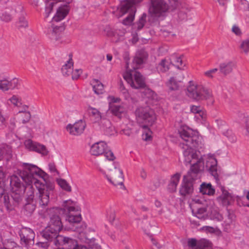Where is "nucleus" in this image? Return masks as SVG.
Segmentation results:
<instances>
[{"mask_svg":"<svg viewBox=\"0 0 249 249\" xmlns=\"http://www.w3.org/2000/svg\"><path fill=\"white\" fill-rule=\"evenodd\" d=\"M203 200L200 199H194L193 200L192 203L190 204V207L191 209H193V205L194 204L196 205V206H201L204 205L202 203Z\"/></svg>","mask_w":249,"mask_h":249,"instance_id":"52","label":"nucleus"},{"mask_svg":"<svg viewBox=\"0 0 249 249\" xmlns=\"http://www.w3.org/2000/svg\"><path fill=\"white\" fill-rule=\"evenodd\" d=\"M23 169L18 170L17 174L10 178V185L12 194L11 198L8 194L1 193L3 204L8 211L13 209L15 203L21 200L22 196L26 193L28 201L34 197V184L38 190L36 196L40 207L47 206L49 202L50 195L53 191V184L48 181V175L35 165L23 163Z\"/></svg>","mask_w":249,"mask_h":249,"instance_id":"1","label":"nucleus"},{"mask_svg":"<svg viewBox=\"0 0 249 249\" xmlns=\"http://www.w3.org/2000/svg\"><path fill=\"white\" fill-rule=\"evenodd\" d=\"M143 89L144 90L142 93L146 98L153 101L158 100V95L153 90L148 88Z\"/></svg>","mask_w":249,"mask_h":249,"instance_id":"32","label":"nucleus"},{"mask_svg":"<svg viewBox=\"0 0 249 249\" xmlns=\"http://www.w3.org/2000/svg\"><path fill=\"white\" fill-rule=\"evenodd\" d=\"M24 145L26 148L30 151H35L43 155H47L48 154V151L45 145L31 139L26 140Z\"/></svg>","mask_w":249,"mask_h":249,"instance_id":"12","label":"nucleus"},{"mask_svg":"<svg viewBox=\"0 0 249 249\" xmlns=\"http://www.w3.org/2000/svg\"><path fill=\"white\" fill-rule=\"evenodd\" d=\"M58 232L59 231H55L47 226L44 231H43L42 234L45 239L50 241H53L54 244L57 245L56 240L58 236H60L58 234Z\"/></svg>","mask_w":249,"mask_h":249,"instance_id":"21","label":"nucleus"},{"mask_svg":"<svg viewBox=\"0 0 249 249\" xmlns=\"http://www.w3.org/2000/svg\"><path fill=\"white\" fill-rule=\"evenodd\" d=\"M86 127V124L82 120L76 122L74 124H69L67 126V130L70 134L79 135L83 133Z\"/></svg>","mask_w":249,"mask_h":249,"instance_id":"16","label":"nucleus"},{"mask_svg":"<svg viewBox=\"0 0 249 249\" xmlns=\"http://www.w3.org/2000/svg\"><path fill=\"white\" fill-rule=\"evenodd\" d=\"M63 29V27H57L55 26L53 28V31L52 33V37L54 38V39L56 40L58 39V37L57 36L56 34L58 33L59 31H61Z\"/></svg>","mask_w":249,"mask_h":249,"instance_id":"49","label":"nucleus"},{"mask_svg":"<svg viewBox=\"0 0 249 249\" xmlns=\"http://www.w3.org/2000/svg\"><path fill=\"white\" fill-rule=\"evenodd\" d=\"M171 63L166 59H162L158 65V69L161 72H165L169 70Z\"/></svg>","mask_w":249,"mask_h":249,"instance_id":"35","label":"nucleus"},{"mask_svg":"<svg viewBox=\"0 0 249 249\" xmlns=\"http://www.w3.org/2000/svg\"><path fill=\"white\" fill-rule=\"evenodd\" d=\"M211 243L205 239H201L198 242L194 238L189 239L188 246L192 249H211Z\"/></svg>","mask_w":249,"mask_h":249,"instance_id":"15","label":"nucleus"},{"mask_svg":"<svg viewBox=\"0 0 249 249\" xmlns=\"http://www.w3.org/2000/svg\"><path fill=\"white\" fill-rule=\"evenodd\" d=\"M180 175L176 173L172 176L170 182L168 185V190L170 192H174L177 190V185L180 179Z\"/></svg>","mask_w":249,"mask_h":249,"instance_id":"25","label":"nucleus"},{"mask_svg":"<svg viewBox=\"0 0 249 249\" xmlns=\"http://www.w3.org/2000/svg\"><path fill=\"white\" fill-rule=\"evenodd\" d=\"M191 111L192 113L198 114L202 118L205 115L204 112L202 111V108L200 106H192L191 107Z\"/></svg>","mask_w":249,"mask_h":249,"instance_id":"43","label":"nucleus"},{"mask_svg":"<svg viewBox=\"0 0 249 249\" xmlns=\"http://www.w3.org/2000/svg\"><path fill=\"white\" fill-rule=\"evenodd\" d=\"M57 182L62 189L68 192H71V187L65 179L62 178L58 179Z\"/></svg>","mask_w":249,"mask_h":249,"instance_id":"37","label":"nucleus"},{"mask_svg":"<svg viewBox=\"0 0 249 249\" xmlns=\"http://www.w3.org/2000/svg\"><path fill=\"white\" fill-rule=\"evenodd\" d=\"M202 229L211 233H213L215 231L213 227L210 226H204L202 228Z\"/></svg>","mask_w":249,"mask_h":249,"instance_id":"59","label":"nucleus"},{"mask_svg":"<svg viewBox=\"0 0 249 249\" xmlns=\"http://www.w3.org/2000/svg\"><path fill=\"white\" fill-rule=\"evenodd\" d=\"M148 57V53L143 49H139L136 53L133 59V63L135 65L134 69H138L139 66L144 63Z\"/></svg>","mask_w":249,"mask_h":249,"instance_id":"18","label":"nucleus"},{"mask_svg":"<svg viewBox=\"0 0 249 249\" xmlns=\"http://www.w3.org/2000/svg\"><path fill=\"white\" fill-rule=\"evenodd\" d=\"M151 241H152V244H153V245H154L158 249H160L161 248V246H160V245L155 240L152 238Z\"/></svg>","mask_w":249,"mask_h":249,"instance_id":"62","label":"nucleus"},{"mask_svg":"<svg viewBox=\"0 0 249 249\" xmlns=\"http://www.w3.org/2000/svg\"><path fill=\"white\" fill-rule=\"evenodd\" d=\"M142 127L144 129L142 136L143 140L146 141L150 140L151 139L152 131L148 128V125L142 124Z\"/></svg>","mask_w":249,"mask_h":249,"instance_id":"36","label":"nucleus"},{"mask_svg":"<svg viewBox=\"0 0 249 249\" xmlns=\"http://www.w3.org/2000/svg\"><path fill=\"white\" fill-rule=\"evenodd\" d=\"M186 93L188 97L196 101L206 100L212 97L210 89L202 85H196L192 81L189 82Z\"/></svg>","mask_w":249,"mask_h":249,"instance_id":"3","label":"nucleus"},{"mask_svg":"<svg viewBox=\"0 0 249 249\" xmlns=\"http://www.w3.org/2000/svg\"><path fill=\"white\" fill-rule=\"evenodd\" d=\"M109 109L113 115L119 118H121L122 114L125 112V109L122 105L110 104L109 105Z\"/></svg>","mask_w":249,"mask_h":249,"instance_id":"24","label":"nucleus"},{"mask_svg":"<svg viewBox=\"0 0 249 249\" xmlns=\"http://www.w3.org/2000/svg\"><path fill=\"white\" fill-rule=\"evenodd\" d=\"M18 80L16 78L10 80L8 77H1V91L3 92L16 88L18 89Z\"/></svg>","mask_w":249,"mask_h":249,"instance_id":"13","label":"nucleus"},{"mask_svg":"<svg viewBox=\"0 0 249 249\" xmlns=\"http://www.w3.org/2000/svg\"><path fill=\"white\" fill-rule=\"evenodd\" d=\"M56 242V246H63L66 249H73L77 245L75 240L62 235L58 236Z\"/></svg>","mask_w":249,"mask_h":249,"instance_id":"17","label":"nucleus"},{"mask_svg":"<svg viewBox=\"0 0 249 249\" xmlns=\"http://www.w3.org/2000/svg\"><path fill=\"white\" fill-rule=\"evenodd\" d=\"M62 210L58 208H53L48 210L50 220L48 227L55 231H60L63 227L61 219L58 215V213H61L59 211Z\"/></svg>","mask_w":249,"mask_h":249,"instance_id":"11","label":"nucleus"},{"mask_svg":"<svg viewBox=\"0 0 249 249\" xmlns=\"http://www.w3.org/2000/svg\"><path fill=\"white\" fill-rule=\"evenodd\" d=\"M89 109L91 110L90 112V114L94 116L97 119H101V115L98 109L93 107H90Z\"/></svg>","mask_w":249,"mask_h":249,"instance_id":"51","label":"nucleus"},{"mask_svg":"<svg viewBox=\"0 0 249 249\" xmlns=\"http://www.w3.org/2000/svg\"><path fill=\"white\" fill-rule=\"evenodd\" d=\"M241 3L244 6V10H249V3L246 0H242Z\"/></svg>","mask_w":249,"mask_h":249,"instance_id":"61","label":"nucleus"},{"mask_svg":"<svg viewBox=\"0 0 249 249\" xmlns=\"http://www.w3.org/2000/svg\"><path fill=\"white\" fill-rule=\"evenodd\" d=\"M123 133L126 136H130L131 134V131L130 129H126L122 130Z\"/></svg>","mask_w":249,"mask_h":249,"instance_id":"63","label":"nucleus"},{"mask_svg":"<svg viewBox=\"0 0 249 249\" xmlns=\"http://www.w3.org/2000/svg\"><path fill=\"white\" fill-rule=\"evenodd\" d=\"M82 71L81 69H75L71 72L72 79H77L82 73Z\"/></svg>","mask_w":249,"mask_h":249,"instance_id":"50","label":"nucleus"},{"mask_svg":"<svg viewBox=\"0 0 249 249\" xmlns=\"http://www.w3.org/2000/svg\"><path fill=\"white\" fill-rule=\"evenodd\" d=\"M19 235L22 243H24L25 246L31 244L33 242L35 238L34 232L28 228H23L19 231Z\"/></svg>","mask_w":249,"mask_h":249,"instance_id":"14","label":"nucleus"},{"mask_svg":"<svg viewBox=\"0 0 249 249\" xmlns=\"http://www.w3.org/2000/svg\"><path fill=\"white\" fill-rule=\"evenodd\" d=\"M12 149L11 146L3 144L1 146V160H9L12 158Z\"/></svg>","mask_w":249,"mask_h":249,"instance_id":"26","label":"nucleus"},{"mask_svg":"<svg viewBox=\"0 0 249 249\" xmlns=\"http://www.w3.org/2000/svg\"><path fill=\"white\" fill-rule=\"evenodd\" d=\"M218 71V69L214 68L204 72V74L207 77L213 78V74L215 73Z\"/></svg>","mask_w":249,"mask_h":249,"instance_id":"48","label":"nucleus"},{"mask_svg":"<svg viewBox=\"0 0 249 249\" xmlns=\"http://www.w3.org/2000/svg\"><path fill=\"white\" fill-rule=\"evenodd\" d=\"M245 128L246 130L245 135L247 137H249V116H247L246 118Z\"/></svg>","mask_w":249,"mask_h":249,"instance_id":"53","label":"nucleus"},{"mask_svg":"<svg viewBox=\"0 0 249 249\" xmlns=\"http://www.w3.org/2000/svg\"><path fill=\"white\" fill-rule=\"evenodd\" d=\"M53 5L54 3L53 2H50L46 7L45 12V17L46 18H48L50 14L52 12Z\"/></svg>","mask_w":249,"mask_h":249,"instance_id":"46","label":"nucleus"},{"mask_svg":"<svg viewBox=\"0 0 249 249\" xmlns=\"http://www.w3.org/2000/svg\"><path fill=\"white\" fill-rule=\"evenodd\" d=\"M99 170L105 175L108 181L113 185H120L121 188H124L123 171L120 169L118 163H114L111 165H108L105 172L100 169Z\"/></svg>","mask_w":249,"mask_h":249,"instance_id":"4","label":"nucleus"},{"mask_svg":"<svg viewBox=\"0 0 249 249\" xmlns=\"http://www.w3.org/2000/svg\"><path fill=\"white\" fill-rule=\"evenodd\" d=\"M192 213L196 215V216L200 219L204 220L207 217L206 214V208L204 205L201 206H196L194 204L193 205V209H192Z\"/></svg>","mask_w":249,"mask_h":249,"instance_id":"23","label":"nucleus"},{"mask_svg":"<svg viewBox=\"0 0 249 249\" xmlns=\"http://www.w3.org/2000/svg\"><path fill=\"white\" fill-rule=\"evenodd\" d=\"M73 249H88V248L83 245H79L77 244V245Z\"/></svg>","mask_w":249,"mask_h":249,"instance_id":"64","label":"nucleus"},{"mask_svg":"<svg viewBox=\"0 0 249 249\" xmlns=\"http://www.w3.org/2000/svg\"><path fill=\"white\" fill-rule=\"evenodd\" d=\"M240 48L245 53L249 52V39L243 41L240 45Z\"/></svg>","mask_w":249,"mask_h":249,"instance_id":"44","label":"nucleus"},{"mask_svg":"<svg viewBox=\"0 0 249 249\" xmlns=\"http://www.w3.org/2000/svg\"><path fill=\"white\" fill-rule=\"evenodd\" d=\"M169 6L165 0H150L148 12L153 17L160 18L165 16Z\"/></svg>","mask_w":249,"mask_h":249,"instance_id":"9","label":"nucleus"},{"mask_svg":"<svg viewBox=\"0 0 249 249\" xmlns=\"http://www.w3.org/2000/svg\"><path fill=\"white\" fill-rule=\"evenodd\" d=\"M199 189L200 192L203 195L212 196L215 192V190L213 188L211 183L204 182L200 185Z\"/></svg>","mask_w":249,"mask_h":249,"instance_id":"28","label":"nucleus"},{"mask_svg":"<svg viewBox=\"0 0 249 249\" xmlns=\"http://www.w3.org/2000/svg\"><path fill=\"white\" fill-rule=\"evenodd\" d=\"M90 153L94 156H99L104 154L109 160H113L115 157L113 153L107 147L104 142H99L94 143L90 147Z\"/></svg>","mask_w":249,"mask_h":249,"instance_id":"10","label":"nucleus"},{"mask_svg":"<svg viewBox=\"0 0 249 249\" xmlns=\"http://www.w3.org/2000/svg\"><path fill=\"white\" fill-rule=\"evenodd\" d=\"M73 66V62L71 58L67 61V63L63 66L61 68L62 72L64 76H69L71 74Z\"/></svg>","mask_w":249,"mask_h":249,"instance_id":"31","label":"nucleus"},{"mask_svg":"<svg viewBox=\"0 0 249 249\" xmlns=\"http://www.w3.org/2000/svg\"><path fill=\"white\" fill-rule=\"evenodd\" d=\"M49 168L50 172L52 173L57 172L55 165L53 163H50L49 164Z\"/></svg>","mask_w":249,"mask_h":249,"instance_id":"57","label":"nucleus"},{"mask_svg":"<svg viewBox=\"0 0 249 249\" xmlns=\"http://www.w3.org/2000/svg\"><path fill=\"white\" fill-rule=\"evenodd\" d=\"M136 120L139 124L152 125L157 119L154 111L149 107H139L135 111Z\"/></svg>","mask_w":249,"mask_h":249,"instance_id":"6","label":"nucleus"},{"mask_svg":"<svg viewBox=\"0 0 249 249\" xmlns=\"http://www.w3.org/2000/svg\"><path fill=\"white\" fill-rule=\"evenodd\" d=\"M106 216L109 222H113L115 218L114 210L111 208L107 209L106 211Z\"/></svg>","mask_w":249,"mask_h":249,"instance_id":"41","label":"nucleus"},{"mask_svg":"<svg viewBox=\"0 0 249 249\" xmlns=\"http://www.w3.org/2000/svg\"><path fill=\"white\" fill-rule=\"evenodd\" d=\"M8 100L15 107H18L21 105V99L16 95H13Z\"/></svg>","mask_w":249,"mask_h":249,"instance_id":"40","label":"nucleus"},{"mask_svg":"<svg viewBox=\"0 0 249 249\" xmlns=\"http://www.w3.org/2000/svg\"><path fill=\"white\" fill-rule=\"evenodd\" d=\"M235 67V63L232 61H225L219 64L220 72L226 76L231 72Z\"/></svg>","mask_w":249,"mask_h":249,"instance_id":"22","label":"nucleus"},{"mask_svg":"<svg viewBox=\"0 0 249 249\" xmlns=\"http://www.w3.org/2000/svg\"><path fill=\"white\" fill-rule=\"evenodd\" d=\"M234 218V215L233 214L230 213L228 212V220L225 221V224L227 225H230L232 222Z\"/></svg>","mask_w":249,"mask_h":249,"instance_id":"55","label":"nucleus"},{"mask_svg":"<svg viewBox=\"0 0 249 249\" xmlns=\"http://www.w3.org/2000/svg\"><path fill=\"white\" fill-rule=\"evenodd\" d=\"M178 17L181 20H183L187 19L186 14L181 11L178 13Z\"/></svg>","mask_w":249,"mask_h":249,"instance_id":"60","label":"nucleus"},{"mask_svg":"<svg viewBox=\"0 0 249 249\" xmlns=\"http://www.w3.org/2000/svg\"><path fill=\"white\" fill-rule=\"evenodd\" d=\"M92 89L95 93L99 95L103 93L104 91V86L98 80L94 79L92 81Z\"/></svg>","mask_w":249,"mask_h":249,"instance_id":"30","label":"nucleus"},{"mask_svg":"<svg viewBox=\"0 0 249 249\" xmlns=\"http://www.w3.org/2000/svg\"><path fill=\"white\" fill-rule=\"evenodd\" d=\"M63 208H58L62 210L59 211L61 213H66L67 215L66 219L70 224L78 223L81 221L79 208L75 202L71 200H66L63 203Z\"/></svg>","mask_w":249,"mask_h":249,"instance_id":"5","label":"nucleus"},{"mask_svg":"<svg viewBox=\"0 0 249 249\" xmlns=\"http://www.w3.org/2000/svg\"><path fill=\"white\" fill-rule=\"evenodd\" d=\"M11 11V10L10 9H8V11L3 12L2 16H1V20L5 22L11 21L12 18Z\"/></svg>","mask_w":249,"mask_h":249,"instance_id":"42","label":"nucleus"},{"mask_svg":"<svg viewBox=\"0 0 249 249\" xmlns=\"http://www.w3.org/2000/svg\"><path fill=\"white\" fill-rule=\"evenodd\" d=\"M170 60L171 62L174 63V65L178 69H182L185 66V65L182 66L183 62L181 57H178L175 55H173L171 56Z\"/></svg>","mask_w":249,"mask_h":249,"instance_id":"38","label":"nucleus"},{"mask_svg":"<svg viewBox=\"0 0 249 249\" xmlns=\"http://www.w3.org/2000/svg\"><path fill=\"white\" fill-rule=\"evenodd\" d=\"M181 138L183 140L179 144L183 149L184 162L186 164H192L186 175L184 176L181 186L179 190L180 194L182 196L192 194L194 190V181L197 178L198 174L203 170L204 161H206V168L214 178L218 177L217 161L212 155L198 158L195 149L199 144L197 133L192 129L183 126L178 130Z\"/></svg>","mask_w":249,"mask_h":249,"instance_id":"2","label":"nucleus"},{"mask_svg":"<svg viewBox=\"0 0 249 249\" xmlns=\"http://www.w3.org/2000/svg\"><path fill=\"white\" fill-rule=\"evenodd\" d=\"M142 0H124V2L121 4L120 12L122 15L129 12L128 16L123 20V24L125 25H129L134 19L136 9L135 5L136 3L141 2Z\"/></svg>","mask_w":249,"mask_h":249,"instance_id":"8","label":"nucleus"},{"mask_svg":"<svg viewBox=\"0 0 249 249\" xmlns=\"http://www.w3.org/2000/svg\"><path fill=\"white\" fill-rule=\"evenodd\" d=\"M184 79V75L182 73H178L175 76L170 78L167 82L166 85L171 90H176L179 88V84Z\"/></svg>","mask_w":249,"mask_h":249,"instance_id":"19","label":"nucleus"},{"mask_svg":"<svg viewBox=\"0 0 249 249\" xmlns=\"http://www.w3.org/2000/svg\"><path fill=\"white\" fill-rule=\"evenodd\" d=\"M147 18V15L145 13H143L139 20L135 24V28L137 29L138 31L141 30L144 26L146 19Z\"/></svg>","mask_w":249,"mask_h":249,"instance_id":"33","label":"nucleus"},{"mask_svg":"<svg viewBox=\"0 0 249 249\" xmlns=\"http://www.w3.org/2000/svg\"><path fill=\"white\" fill-rule=\"evenodd\" d=\"M117 34V30H114L111 29L107 31V34L109 37H115Z\"/></svg>","mask_w":249,"mask_h":249,"instance_id":"56","label":"nucleus"},{"mask_svg":"<svg viewBox=\"0 0 249 249\" xmlns=\"http://www.w3.org/2000/svg\"><path fill=\"white\" fill-rule=\"evenodd\" d=\"M119 89L125 99H127L129 97V93L122 83H120Z\"/></svg>","mask_w":249,"mask_h":249,"instance_id":"47","label":"nucleus"},{"mask_svg":"<svg viewBox=\"0 0 249 249\" xmlns=\"http://www.w3.org/2000/svg\"><path fill=\"white\" fill-rule=\"evenodd\" d=\"M36 209V205L31 203L26 204L23 208V213L27 216L31 215Z\"/></svg>","mask_w":249,"mask_h":249,"instance_id":"34","label":"nucleus"},{"mask_svg":"<svg viewBox=\"0 0 249 249\" xmlns=\"http://www.w3.org/2000/svg\"><path fill=\"white\" fill-rule=\"evenodd\" d=\"M17 27L19 30L24 29L28 27V22L24 16H21L19 18L18 21L16 24Z\"/></svg>","mask_w":249,"mask_h":249,"instance_id":"39","label":"nucleus"},{"mask_svg":"<svg viewBox=\"0 0 249 249\" xmlns=\"http://www.w3.org/2000/svg\"><path fill=\"white\" fill-rule=\"evenodd\" d=\"M222 194L217 197V200L221 202L223 205L227 206L230 204L231 199V195L226 190L222 189Z\"/></svg>","mask_w":249,"mask_h":249,"instance_id":"27","label":"nucleus"},{"mask_svg":"<svg viewBox=\"0 0 249 249\" xmlns=\"http://www.w3.org/2000/svg\"><path fill=\"white\" fill-rule=\"evenodd\" d=\"M88 249H102V248L101 246L97 244L90 243L89 245V247L88 248Z\"/></svg>","mask_w":249,"mask_h":249,"instance_id":"58","label":"nucleus"},{"mask_svg":"<svg viewBox=\"0 0 249 249\" xmlns=\"http://www.w3.org/2000/svg\"><path fill=\"white\" fill-rule=\"evenodd\" d=\"M15 245L16 243L14 242L7 241L3 243V247H1V249H12Z\"/></svg>","mask_w":249,"mask_h":249,"instance_id":"45","label":"nucleus"},{"mask_svg":"<svg viewBox=\"0 0 249 249\" xmlns=\"http://www.w3.org/2000/svg\"><path fill=\"white\" fill-rule=\"evenodd\" d=\"M69 10L68 4L61 5L57 9L56 13L53 18V20L58 22L62 20L68 15Z\"/></svg>","mask_w":249,"mask_h":249,"instance_id":"20","label":"nucleus"},{"mask_svg":"<svg viewBox=\"0 0 249 249\" xmlns=\"http://www.w3.org/2000/svg\"><path fill=\"white\" fill-rule=\"evenodd\" d=\"M124 78L135 89L145 88V78L140 72L134 70H128L123 75Z\"/></svg>","mask_w":249,"mask_h":249,"instance_id":"7","label":"nucleus"},{"mask_svg":"<svg viewBox=\"0 0 249 249\" xmlns=\"http://www.w3.org/2000/svg\"><path fill=\"white\" fill-rule=\"evenodd\" d=\"M29 107L24 105L21 107V109L18 111V114H21L22 116H25V119L23 120V124L28 123L31 117V113L28 111Z\"/></svg>","mask_w":249,"mask_h":249,"instance_id":"29","label":"nucleus"},{"mask_svg":"<svg viewBox=\"0 0 249 249\" xmlns=\"http://www.w3.org/2000/svg\"><path fill=\"white\" fill-rule=\"evenodd\" d=\"M231 31L233 33H234L236 36H240L242 34V32L240 29L237 26L234 25L232 26Z\"/></svg>","mask_w":249,"mask_h":249,"instance_id":"54","label":"nucleus"}]
</instances>
